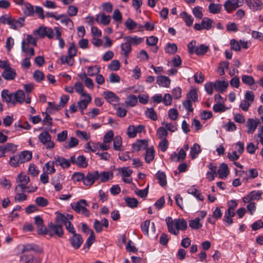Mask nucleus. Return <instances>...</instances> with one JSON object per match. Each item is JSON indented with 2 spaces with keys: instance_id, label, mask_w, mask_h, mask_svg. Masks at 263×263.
<instances>
[{
  "instance_id": "obj_42",
  "label": "nucleus",
  "mask_w": 263,
  "mask_h": 263,
  "mask_svg": "<svg viewBox=\"0 0 263 263\" xmlns=\"http://www.w3.org/2000/svg\"><path fill=\"white\" fill-rule=\"evenodd\" d=\"M187 100L194 102L198 101V93L196 89H191L187 94Z\"/></svg>"
},
{
  "instance_id": "obj_7",
  "label": "nucleus",
  "mask_w": 263,
  "mask_h": 263,
  "mask_svg": "<svg viewBox=\"0 0 263 263\" xmlns=\"http://www.w3.org/2000/svg\"><path fill=\"white\" fill-rule=\"evenodd\" d=\"M144 129V126L139 125L135 126L133 125H129L127 129V135L129 138H135L138 133H141Z\"/></svg>"
},
{
  "instance_id": "obj_38",
  "label": "nucleus",
  "mask_w": 263,
  "mask_h": 263,
  "mask_svg": "<svg viewBox=\"0 0 263 263\" xmlns=\"http://www.w3.org/2000/svg\"><path fill=\"white\" fill-rule=\"evenodd\" d=\"M176 228L178 231L187 228V222L183 219H175Z\"/></svg>"
},
{
  "instance_id": "obj_51",
  "label": "nucleus",
  "mask_w": 263,
  "mask_h": 263,
  "mask_svg": "<svg viewBox=\"0 0 263 263\" xmlns=\"http://www.w3.org/2000/svg\"><path fill=\"white\" fill-rule=\"evenodd\" d=\"M114 139V132L112 130L108 131L103 137V141L111 145V142Z\"/></svg>"
},
{
  "instance_id": "obj_48",
  "label": "nucleus",
  "mask_w": 263,
  "mask_h": 263,
  "mask_svg": "<svg viewBox=\"0 0 263 263\" xmlns=\"http://www.w3.org/2000/svg\"><path fill=\"white\" fill-rule=\"evenodd\" d=\"M177 51V46L174 43H168L165 48V52L170 54H175Z\"/></svg>"
},
{
  "instance_id": "obj_32",
  "label": "nucleus",
  "mask_w": 263,
  "mask_h": 263,
  "mask_svg": "<svg viewBox=\"0 0 263 263\" xmlns=\"http://www.w3.org/2000/svg\"><path fill=\"white\" fill-rule=\"evenodd\" d=\"M54 164L55 162L54 160L53 161H50L46 163L43 167L44 172L49 174L54 173L55 172V169L54 166Z\"/></svg>"
},
{
  "instance_id": "obj_9",
  "label": "nucleus",
  "mask_w": 263,
  "mask_h": 263,
  "mask_svg": "<svg viewBox=\"0 0 263 263\" xmlns=\"http://www.w3.org/2000/svg\"><path fill=\"white\" fill-rule=\"evenodd\" d=\"M148 142L146 140H139L133 144L134 151L139 152L148 148Z\"/></svg>"
},
{
  "instance_id": "obj_39",
  "label": "nucleus",
  "mask_w": 263,
  "mask_h": 263,
  "mask_svg": "<svg viewBox=\"0 0 263 263\" xmlns=\"http://www.w3.org/2000/svg\"><path fill=\"white\" fill-rule=\"evenodd\" d=\"M202 26L203 27V29H206L207 30H209L212 27L213 21L209 17H204L202 21Z\"/></svg>"
},
{
  "instance_id": "obj_14",
  "label": "nucleus",
  "mask_w": 263,
  "mask_h": 263,
  "mask_svg": "<svg viewBox=\"0 0 263 263\" xmlns=\"http://www.w3.org/2000/svg\"><path fill=\"white\" fill-rule=\"evenodd\" d=\"M13 93H11L8 89H3L1 92V97L3 102L13 105L14 100Z\"/></svg>"
},
{
  "instance_id": "obj_13",
  "label": "nucleus",
  "mask_w": 263,
  "mask_h": 263,
  "mask_svg": "<svg viewBox=\"0 0 263 263\" xmlns=\"http://www.w3.org/2000/svg\"><path fill=\"white\" fill-rule=\"evenodd\" d=\"M55 164L60 165L63 168H68L70 166V161L63 157L57 156L54 158Z\"/></svg>"
},
{
  "instance_id": "obj_1",
  "label": "nucleus",
  "mask_w": 263,
  "mask_h": 263,
  "mask_svg": "<svg viewBox=\"0 0 263 263\" xmlns=\"http://www.w3.org/2000/svg\"><path fill=\"white\" fill-rule=\"evenodd\" d=\"M57 223V224H55L52 222L49 223L48 229H46L43 235L48 234L51 237L56 235L59 237H62L64 235L63 224L61 223Z\"/></svg>"
},
{
  "instance_id": "obj_20",
  "label": "nucleus",
  "mask_w": 263,
  "mask_h": 263,
  "mask_svg": "<svg viewBox=\"0 0 263 263\" xmlns=\"http://www.w3.org/2000/svg\"><path fill=\"white\" fill-rule=\"evenodd\" d=\"M214 88L221 93L223 92L228 87L229 84L224 81L217 80L214 83Z\"/></svg>"
},
{
  "instance_id": "obj_6",
  "label": "nucleus",
  "mask_w": 263,
  "mask_h": 263,
  "mask_svg": "<svg viewBox=\"0 0 263 263\" xmlns=\"http://www.w3.org/2000/svg\"><path fill=\"white\" fill-rule=\"evenodd\" d=\"M99 179V173L98 171L91 173H88L87 175L85 176L84 184L90 187Z\"/></svg>"
},
{
  "instance_id": "obj_63",
  "label": "nucleus",
  "mask_w": 263,
  "mask_h": 263,
  "mask_svg": "<svg viewBox=\"0 0 263 263\" xmlns=\"http://www.w3.org/2000/svg\"><path fill=\"white\" fill-rule=\"evenodd\" d=\"M35 202L40 206L44 207L46 206L48 202L46 199L43 197H38L35 200Z\"/></svg>"
},
{
  "instance_id": "obj_26",
  "label": "nucleus",
  "mask_w": 263,
  "mask_h": 263,
  "mask_svg": "<svg viewBox=\"0 0 263 263\" xmlns=\"http://www.w3.org/2000/svg\"><path fill=\"white\" fill-rule=\"evenodd\" d=\"M201 152V149L200 146L198 143H194L193 146L191 147L190 152L192 159L196 158Z\"/></svg>"
},
{
  "instance_id": "obj_2",
  "label": "nucleus",
  "mask_w": 263,
  "mask_h": 263,
  "mask_svg": "<svg viewBox=\"0 0 263 263\" xmlns=\"http://www.w3.org/2000/svg\"><path fill=\"white\" fill-rule=\"evenodd\" d=\"M30 178L27 175H25L24 173L21 172L18 174L16 182L17 183L15 187V192H25V185H27L30 182Z\"/></svg>"
},
{
  "instance_id": "obj_60",
  "label": "nucleus",
  "mask_w": 263,
  "mask_h": 263,
  "mask_svg": "<svg viewBox=\"0 0 263 263\" xmlns=\"http://www.w3.org/2000/svg\"><path fill=\"white\" fill-rule=\"evenodd\" d=\"M213 110L215 112H221L225 111L228 108L221 103H217L213 106Z\"/></svg>"
},
{
  "instance_id": "obj_55",
  "label": "nucleus",
  "mask_w": 263,
  "mask_h": 263,
  "mask_svg": "<svg viewBox=\"0 0 263 263\" xmlns=\"http://www.w3.org/2000/svg\"><path fill=\"white\" fill-rule=\"evenodd\" d=\"M124 25L126 28L128 30H133L138 26V24L134 22L132 19L128 18L125 21Z\"/></svg>"
},
{
  "instance_id": "obj_61",
  "label": "nucleus",
  "mask_w": 263,
  "mask_h": 263,
  "mask_svg": "<svg viewBox=\"0 0 263 263\" xmlns=\"http://www.w3.org/2000/svg\"><path fill=\"white\" fill-rule=\"evenodd\" d=\"M252 200H259L261 198L262 192L260 191H253L249 193Z\"/></svg>"
},
{
  "instance_id": "obj_11",
  "label": "nucleus",
  "mask_w": 263,
  "mask_h": 263,
  "mask_svg": "<svg viewBox=\"0 0 263 263\" xmlns=\"http://www.w3.org/2000/svg\"><path fill=\"white\" fill-rule=\"evenodd\" d=\"M14 100L13 105L14 106L16 103L23 104L25 101V95L23 90H18L13 93Z\"/></svg>"
},
{
  "instance_id": "obj_49",
  "label": "nucleus",
  "mask_w": 263,
  "mask_h": 263,
  "mask_svg": "<svg viewBox=\"0 0 263 263\" xmlns=\"http://www.w3.org/2000/svg\"><path fill=\"white\" fill-rule=\"evenodd\" d=\"M189 226L193 229H200L202 225L200 222V219L198 217L193 220H190Z\"/></svg>"
},
{
  "instance_id": "obj_28",
  "label": "nucleus",
  "mask_w": 263,
  "mask_h": 263,
  "mask_svg": "<svg viewBox=\"0 0 263 263\" xmlns=\"http://www.w3.org/2000/svg\"><path fill=\"white\" fill-rule=\"evenodd\" d=\"M103 93L105 99L109 103L118 102L119 100V97L111 91H105Z\"/></svg>"
},
{
  "instance_id": "obj_54",
  "label": "nucleus",
  "mask_w": 263,
  "mask_h": 263,
  "mask_svg": "<svg viewBox=\"0 0 263 263\" xmlns=\"http://www.w3.org/2000/svg\"><path fill=\"white\" fill-rule=\"evenodd\" d=\"M150 224L151 221L149 220H146L141 224V229L142 232L147 236H148V229Z\"/></svg>"
},
{
  "instance_id": "obj_46",
  "label": "nucleus",
  "mask_w": 263,
  "mask_h": 263,
  "mask_svg": "<svg viewBox=\"0 0 263 263\" xmlns=\"http://www.w3.org/2000/svg\"><path fill=\"white\" fill-rule=\"evenodd\" d=\"M112 174L109 172H103L99 174V178L102 182L107 181L110 178H112Z\"/></svg>"
},
{
  "instance_id": "obj_23",
  "label": "nucleus",
  "mask_w": 263,
  "mask_h": 263,
  "mask_svg": "<svg viewBox=\"0 0 263 263\" xmlns=\"http://www.w3.org/2000/svg\"><path fill=\"white\" fill-rule=\"evenodd\" d=\"M123 40H127L131 46H137L143 42V38L137 36H126Z\"/></svg>"
},
{
  "instance_id": "obj_8",
  "label": "nucleus",
  "mask_w": 263,
  "mask_h": 263,
  "mask_svg": "<svg viewBox=\"0 0 263 263\" xmlns=\"http://www.w3.org/2000/svg\"><path fill=\"white\" fill-rule=\"evenodd\" d=\"M69 241L72 248L77 250L83 243V239L80 234L76 233L69 238Z\"/></svg>"
},
{
  "instance_id": "obj_22",
  "label": "nucleus",
  "mask_w": 263,
  "mask_h": 263,
  "mask_svg": "<svg viewBox=\"0 0 263 263\" xmlns=\"http://www.w3.org/2000/svg\"><path fill=\"white\" fill-rule=\"evenodd\" d=\"M84 97L85 98L81 100L78 103V107L81 109L82 114H84L83 110L87 108L88 103L91 100V96L89 95H87Z\"/></svg>"
},
{
  "instance_id": "obj_45",
  "label": "nucleus",
  "mask_w": 263,
  "mask_h": 263,
  "mask_svg": "<svg viewBox=\"0 0 263 263\" xmlns=\"http://www.w3.org/2000/svg\"><path fill=\"white\" fill-rule=\"evenodd\" d=\"M209 47L204 44H201L199 46L196 48L195 50V53L197 55H203L208 50Z\"/></svg>"
},
{
  "instance_id": "obj_62",
  "label": "nucleus",
  "mask_w": 263,
  "mask_h": 263,
  "mask_svg": "<svg viewBox=\"0 0 263 263\" xmlns=\"http://www.w3.org/2000/svg\"><path fill=\"white\" fill-rule=\"evenodd\" d=\"M33 78L38 82H41L44 78L43 72L40 70H35L33 74Z\"/></svg>"
},
{
  "instance_id": "obj_30",
  "label": "nucleus",
  "mask_w": 263,
  "mask_h": 263,
  "mask_svg": "<svg viewBox=\"0 0 263 263\" xmlns=\"http://www.w3.org/2000/svg\"><path fill=\"white\" fill-rule=\"evenodd\" d=\"M96 21L98 23L107 25L110 22V16L109 15H106L104 13L98 14L96 16Z\"/></svg>"
},
{
  "instance_id": "obj_33",
  "label": "nucleus",
  "mask_w": 263,
  "mask_h": 263,
  "mask_svg": "<svg viewBox=\"0 0 263 263\" xmlns=\"http://www.w3.org/2000/svg\"><path fill=\"white\" fill-rule=\"evenodd\" d=\"M155 151L153 147H149L146 149L145 155V161L147 163H150L154 159Z\"/></svg>"
},
{
  "instance_id": "obj_12",
  "label": "nucleus",
  "mask_w": 263,
  "mask_h": 263,
  "mask_svg": "<svg viewBox=\"0 0 263 263\" xmlns=\"http://www.w3.org/2000/svg\"><path fill=\"white\" fill-rule=\"evenodd\" d=\"M16 76V73L14 69L10 66L8 67L4 70L2 73V77L6 80H14Z\"/></svg>"
},
{
  "instance_id": "obj_57",
  "label": "nucleus",
  "mask_w": 263,
  "mask_h": 263,
  "mask_svg": "<svg viewBox=\"0 0 263 263\" xmlns=\"http://www.w3.org/2000/svg\"><path fill=\"white\" fill-rule=\"evenodd\" d=\"M78 144L79 140L76 138L71 137L65 147L66 148H71L76 147Z\"/></svg>"
},
{
  "instance_id": "obj_44",
  "label": "nucleus",
  "mask_w": 263,
  "mask_h": 263,
  "mask_svg": "<svg viewBox=\"0 0 263 263\" xmlns=\"http://www.w3.org/2000/svg\"><path fill=\"white\" fill-rule=\"evenodd\" d=\"M124 200L126 204L131 208H136L138 205V201L135 198L125 197Z\"/></svg>"
},
{
  "instance_id": "obj_25",
  "label": "nucleus",
  "mask_w": 263,
  "mask_h": 263,
  "mask_svg": "<svg viewBox=\"0 0 263 263\" xmlns=\"http://www.w3.org/2000/svg\"><path fill=\"white\" fill-rule=\"evenodd\" d=\"M124 43L121 44V48L122 51V54L127 58L129 54L132 51V46L127 40H124Z\"/></svg>"
},
{
  "instance_id": "obj_50",
  "label": "nucleus",
  "mask_w": 263,
  "mask_h": 263,
  "mask_svg": "<svg viewBox=\"0 0 263 263\" xmlns=\"http://www.w3.org/2000/svg\"><path fill=\"white\" fill-rule=\"evenodd\" d=\"M202 8L196 6L193 9L192 12L194 16L198 19H201L203 17Z\"/></svg>"
},
{
  "instance_id": "obj_52",
  "label": "nucleus",
  "mask_w": 263,
  "mask_h": 263,
  "mask_svg": "<svg viewBox=\"0 0 263 263\" xmlns=\"http://www.w3.org/2000/svg\"><path fill=\"white\" fill-rule=\"evenodd\" d=\"M61 23L65 25L69 29H72L73 28L74 25L72 21L68 18L65 14L63 18L61 20Z\"/></svg>"
},
{
  "instance_id": "obj_64",
  "label": "nucleus",
  "mask_w": 263,
  "mask_h": 263,
  "mask_svg": "<svg viewBox=\"0 0 263 263\" xmlns=\"http://www.w3.org/2000/svg\"><path fill=\"white\" fill-rule=\"evenodd\" d=\"M145 115L147 117L151 119L154 121L156 120L157 119V116L156 115V113L155 112L154 109L152 108L147 109L145 112Z\"/></svg>"
},
{
  "instance_id": "obj_5",
  "label": "nucleus",
  "mask_w": 263,
  "mask_h": 263,
  "mask_svg": "<svg viewBox=\"0 0 263 263\" xmlns=\"http://www.w3.org/2000/svg\"><path fill=\"white\" fill-rule=\"evenodd\" d=\"M34 34H38L41 38L47 36L49 39H52L53 37V30L47 27H39L37 29L34 31Z\"/></svg>"
},
{
  "instance_id": "obj_16",
  "label": "nucleus",
  "mask_w": 263,
  "mask_h": 263,
  "mask_svg": "<svg viewBox=\"0 0 263 263\" xmlns=\"http://www.w3.org/2000/svg\"><path fill=\"white\" fill-rule=\"evenodd\" d=\"M57 217L55 221L57 223H63L70 222L73 218V215L67 214L66 215L62 214L59 212H56Z\"/></svg>"
},
{
  "instance_id": "obj_29",
  "label": "nucleus",
  "mask_w": 263,
  "mask_h": 263,
  "mask_svg": "<svg viewBox=\"0 0 263 263\" xmlns=\"http://www.w3.org/2000/svg\"><path fill=\"white\" fill-rule=\"evenodd\" d=\"M20 161L24 163L30 161L32 158V153L30 151H23L18 155Z\"/></svg>"
},
{
  "instance_id": "obj_40",
  "label": "nucleus",
  "mask_w": 263,
  "mask_h": 263,
  "mask_svg": "<svg viewBox=\"0 0 263 263\" xmlns=\"http://www.w3.org/2000/svg\"><path fill=\"white\" fill-rule=\"evenodd\" d=\"M263 7V4L260 0H254L249 6V8L253 11H258L261 10Z\"/></svg>"
},
{
  "instance_id": "obj_19",
  "label": "nucleus",
  "mask_w": 263,
  "mask_h": 263,
  "mask_svg": "<svg viewBox=\"0 0 263 263\" xmlns=\"http://www.w3.org/2000/svg\"><path fill=\"white\" fill-rule=\"evenodd\" d=\"M11 22V23H10V28L14 30H17L21 28L24 25L25 18L19 17L18 19L16 20L12 17Z\"/></svg>"
},
{
  "instance_id": "obj_4",
  "label": "nucleus",
  "mask_w": 263,
  "mask_h": 263,
  "mask_svg": "<svg viewBox=\"0 0 263 263\" xmlns=\"http://www.w3.org/2000/svg\"><path fill=\"white\" fill-rule=\"evenodd\" d=\"M87 206L86 201L84 199H81L73 205H72V208L77 213L81 214L85 217H88L89 212L86 208Z\"/></svg>"
},
{
  "instance_id": "obj_58",
  "label": "nucleus",
  "mask_w": 263,
  "mask_h": 263,
  "mask_svg": "<svg viewBox=\"0 0 263 263\" xmlns=\"http://www.w3.org/2000/svg\"><path fill=\"white\" fill-rule=\"evenodd\" d=\"M24 193L22 192H16V195L14 197L15 201L22 202L25 201L27 198V196Z\"/></svg>"
},
{
  "instance_id": "obj_47",
  "label": "nucleus",
  "mask_w": 263,
  "mask_h": 263,
  "mask_svg": "<svg viewBox=\"0 0 263 263\" xmlns=\"http://www.w3.org/2000/svg\"><path fill=\"white\" fill-rule=\"evenodd\" d=\"M74 88L76 91L82 96H85L86 95H88V93L84 92V86L80 82H77L75 83Z\"/></svg>"
},
{
  "instance_id": "obj_24",
  "label": "nucleus",
  "mask_w": 263,
  "mask_h": 263,
  "mask_svg": "<svg viewBox=\"0 0 263 263\" xmlns=\"http://www.w3.org/2000/svg\"><path fill=\"white\" fill-rule=\"evenodd\" d=\"M35 223L37 227V232L39 234H44L46 230V228L43 224V220L39 216L34 217Z\"/></svg>"
},
{
  "instance_id": "obj_31",
  "label": "nucleus",
  "mask_w": 263,
  "mask_h": 263,
  "mask_svg": "<svg viewBox=\"0 0 263 263\" xmlns=\"http://www.w3.org/2000/svg\"><path fill=\"white\" fill-rule=\"evenodd\" d=\"M22 9L26 16H33L34 13L33 6L29 3H24Z\"/></svg>"
},
{
  "instance_id": "obj_27",
  "label": "nucleus",
  "mask_w": 263,
  "mask_h": 263,
  "mask_svg": "<svg viewBox=\"0 0 263 263\" xmlns=\"http://www.w3.org/2000/svg\"><path fill=\"white\" fill-rule=\"evenodd\" d=\"M223 6L228 13H231L237 8L234 0H227L224 2Z\"/></svg>"
},
{
  "instance_id": "obj_43",
  "label": "nucleus",
  "mask_w": 263,
  "mask_h": 263,
  "mask_svg": "<svg viewBox=\"0 0 263 263\" xmlns=\"http://www.w3.org/2000/svg\"><path fill=\"white\" fill-rule=\"evenodd\" d=\"M137 98L135 95H131L127 98L125 104L127 106L133 107L137 104Z\"/></svg>"
},
{
  "instance_id": "obj_17",
  "label": "nucleus",
  "mask_w": 263,
  "mask_h": 263,
  "mask_svg": "<svg viewBox=\"0 0 263 263\" xmlns=\"http://www.w3.org/2000/svg\"><path fill=\"white\" fill-rule=\"evenodd\" d=\"M21 49L22 52L30 57H32L35 54L33 48L30 47V45L26 44L24 40L22 42Z\"/></svg>"
},
{
  "instance_id": "obj_41",
  "label": "nucleus",
  "mask_w": 263,
  "mask_h": 263,
  "mask_svg": "<svg viewBox=\"0 0 263 263\" xmlns=\"http://www.w3.org/2000/svg\"><path fill=\"white\" fill-rule=\"evenodd\" d=\"M77 165L79 167L85 168L88 165L86 157L83 155L78 156L77 158Z\"/></svg>"
},
{
  "instance_id": "obj_35",
  "label": "nucleus",
  "mask_w": 263,
  "mask_h": 263,
  "mask_svg": "<svg viewBox=\"0 0 263 263\" xmlns=\"http://www.w3.org/2000/svg\"><path fill=\"white\" fill-rule=\"evenodd\" d=\"M156 178L159 181V183L161 186H164L166 185V177L164 172L158 171L156 174Z\"/></svg>"
},
{
  "instance_id": "obj_3",
  "label": "nucleus",
  "mask_w": 263,
  "mask_h": 263,
  "mask_svg": "<svg viewBox=\"0 0 263 263\" xmlns=\"http://www.w3.org/2000/svg\"><path fill=\"white\" fill-rule=\"evenodd\" d=\"M40 142L47 149H52L54 147V143L51 140V137L48 132L41 133L38 137Z\"/></svg>"
},
{
  "instance_id": "obj_36",
  "label": "nucleus",
  "mask_w": 263,
  "mask_h": 263,
  "mask_svg": "<svg viewBox=\"0 0 263 263\" xmlns=\"http://www.w3.org/2000/svg\"><path fill=\"white\" fill-rule=\"evenodd\" d=\"M208 9L211 13L217 14L221 11L222 6L219 4L211 3L209 6Z\"/></svg>"
},
{
  "instance_id": "obj_34",
  "label": "nucleus",
  "mask_w": 263,
  "mask_h": 263,
  "mask_svg": "<svg viewBox=\"0 0 263 263\" xmlns=\"http://www.w3.org/2000/svg\"><path fill=\"white\" fill-rule=\"evenodd\" d=\"M180 16L184 21L186 26H192L194 21V18L191 15L188 14L185 11H183L180 14Z\"/></svg>"
},
{
  "instance_id": "obj_56",
  "label": "nucleus",
  "mask_w": 263,
  "mask_h": 263,
  "mask_svg": "<svg viewBox=\"0 0 263 263\" xmlns=\"http://www.w3.org/2000/svg\"><path fill=\"white\" fill-rule=\"evenodd\" d=\"M95 240V234H94L92 230H91L90 231V235L87 238V239L84 245V247H86L88 249H89L90 248V247L91 246V245L94 242Z\"/></svg>"
},
{
  "instance_id": "obj_18",
  "label": "nucleus",
  "mask_w": 263,
  "mask_h": 263,
  "mask_svg": "<svg viewBox=\"0 0 263 263\" xmlns=\"http://www.w3.org/2000/svg\"><path fill=\"white\" fill-rule=\"evenodd\" d=\"M219 177L221 179H225L229 174L228 165L226 163H222L217 171Z\"/></svg>"
},
{
  "instance_id": "obj_15",
  "label": "nucleus",
  "mask_w": 263,
  "mask_h": 263,
  "mask_svg": "<svg viewBox=\"0 0 263 263\" xmlns=\"http://www.w3.org/2000/svg\"><path fill=\"white\" fill-rule=\"evenodd\" d=\"M258 122L253 118H249L246 122L247 132L249 134H252L256 130Z\"/></svg>"
},
{
  "instance_id": "obj_59",
  "label": "nucleus",
  "mask_w": 263,
  "mask_h": 263,
  "mask_svg": "<svg viewBox=\"0 0 263 263\" xmlns=\"http://www.w3.org/2000/svg\"><path fill=\"white\" fill-rule=\"evenodd\" d=\"M12 17L8 14H4L0 17V23L3 25L7 24L10 26L11 23Z\"/></svg>"
},
{
  "instance_id": "obj_10",
  "label": "nucleus",
  "mask_w": 263,
  "mask_h": 263,
  "mask_svg": "<svg viewBox=\"0 0 263 263\" xmlns=\"http://www.w3.org/2000/svg\"><path fill=\"white\" fill-rule=\"evenodd\" d=\"M165 222L167 224L168 232L174 235H177L179 231L176 230L175 219H173L170 217H167L165 218Z\"/></svg>"
},
{
  "instance_id": "obj_21",
  "label": "nucleus",
  "mask_w": 263,
  "mask_h": 263,
  "mask_svg": "<svg viewBox=\"0 0 263 263\" xmlns=\"http://www.w3.org/2000/svg\"><path fill=\"white\" fill-rule=\"evenodd\" d=\"M157 83L161 87L168 88L170 86L171 80L166 76H158L157 77Z\"/></svg>"
},
{
  "instance_id": "obj_53",
  "label": "nucleus",
  "mask_w": 263,
  "mask_h": 263,
  "mask_svg": "<svg viewBox=\"0 0 263 263\" xmlns=\"http://www.w3.org/2000/svg\"><path fill=\"white\" fill-rule=\"evenodd\" d=\"M9 163L11 166L16 167L19 166L20 164H21L20 161V158L18 155H14L10 157L9 160Z\"/></svg>"
},
{
  "instance_id": "obj_37",
  "label": "nucleus",
  "mask_w": 263,
  "mask_h": 263,
  "mask_svg": "<svg viewBox=\"0 0 263 263\" xmlns=\"http://www.w3.org/2000/svg\"><path fill=\"white\" fill-rule=\"evenodd\" d=\"M114 149L116 151H122L123 149L122 147V141L120 136H116L114 139Z\"/></svg>"
}]
</instances>
